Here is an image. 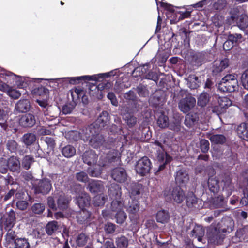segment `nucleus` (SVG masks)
<instances>
[{
    "label": "nucleus",
    "instance_id": "nucleus-26",
    "mask_svg": "<svg viewBox=\"0 0 248 248\" xmlns=\"http://www.w3.org/2000/svg\"><path fill=\"white\" fill-rule=\"evenodd\" d=\"M76 153V150L73 146L68 145L62 149V155L67 158H70L73 156Z\"/></svg>",
    "mask_w": 248,
    "mask_h": 248
},
{
    "label": "nucleus",
    "instance_id": "nucleus-10",
    "mask_svg": "<svg viewBox=\"0 0 248 248\" xmlns=\"http://www.w3.org/2000/svg\"><path fill=\"white\" fill-rule=\"evenodd\" d=\"M112 178L120 183L124 182L127 178L125 170L122 168L114 169L111 173Z\"/></svg>",
    "mask_w": 248,
    "mask_h": 248
},
{
    "label": "nucleus",
    "instance_id": "nucleus-43",
    "mask_svg": "<svg viewBox=\"0 0 248 248\" xmlns=\"http://www.w3.org/2000/svg\"><path fill=\"white\" fill-rule=\"evenodd\" d=\"M15 219V214L13 212H12L8 217L6 218L5 225V228L7 229H11V228L13 226Z\"/></svg>",
    "mask_w": 248,
    "mask_h": 248
},
{
    "label": "nucleus",
    "instance_id": "nucleus-15",
    "mask_svg": "<svg viewBox=\"0 0 248 248\" xmlns=\"http://www.w3.org/2000/svg\"><path fill=\"white\" fill-rule=\"evenodd\" d=\"M77 203L81 209H84L90 204V197L87 193H81L77 197Z\"/></svg>",
    "mask_w": 248,
    "mask_h": 248
},
{
    "label": "nucleus",
    "instance_id": "nucleus-7",
    "mask_svg": "<svg viewBox=\"0 0 248 248\" xmlns=\"http://www.w3.org/2000/svg\"><path fill=\"white\" fill-rule=\"evenodd\" d=\"M196 100L192 96H188L181 99L178 104L179 109L184 113H186L195 106Z\"/></svg>",
    "mask_w": 248,
    "mask_h": 248
},
{
    "label": "nucleus",
    "instance_id": "nucleus-27",
    "mask_svg": "<svg viewBox=\"0 0 248 248\" xmlns=\"http://www.w3.org/2000/svg\"><path fill=\"white\" fill-rule=\"evenodd\" d=\"M198 120V117L196 113H189L186 115L185 120V125L187 127H191L194 125Z\"/></svg>",
    "mask_w": 248,
    "mask_h": 248
},
{
    "label": "nucleus",
    "instance_id": "nucleus-48",
    "mask_svg": "<svg viewBox=\"0 0 248 248\" xmlns=\"http://www.w3.org/2000/svg\"><path fill=\"white\" fill-rule=\"evenodd\" d=\"M111 85L110 82H107L106 84L101 83L99 84L98 87L95 85H92L90 87V90L91 91H98V89H104L105 88H109L111 87Z\"/></svg>",
    "mask_w": 248,
    "mask_h": 248
},
{
    "label": "nucleus",
    "instance_id": "nucleus-32",
    "mask_svg": "<svg viewBox=\"0 0 248 248\" xmlns=\"http://www.w3.org/2000/svg\"><path fill=\"white\" fill-rule=\"evenodd\" d=\"M15 248H30V245L25 238H17L15 240Z\"/></svg>",
    "mask_w": 248,
    "mask_h": 248
},
{
    "label": "nucleus",
    "instance_id": "nucleus-38",
    "mask_svg": "<svg viewBox=\"0 0 248 248\" xmlns=\"http://www.w3.org/2000/svg\"><path fill=\"white\" fill-rule=\"evenodd\" d=\"M158 160L159 162H162L163 164L160 165L159 167V170H161L165 167L166 163L170 161V156H167L166 154L162 153L159 154L157 157Z\"/></svg>",
    "mask_w": 248,
    "mask_h": 248
},
{
    "label": "nucleus",
    "instance_id": "nucleus-18",
    "mask_svg": "<svg viewBox=\"0 0 248 248\" xmlns=\"http://www.w3.org/2000/svg\"><path fill=\"white\" fill-rule=\"evenodd\" d=\"M237 134L241 139L248 141V124L241 123L237 128Z\"/></svg>",
    "mask_w": 248,
    "mask_h": 248
},
{
    "label": "nucleus",
    "instance_id": "nucleus-17",
    "mask_svg": "<svg viewBox=\"0 0 248 248\" xmlns=\"http://www.w3.org/2000/svg\"><path fill=\"white\" fill-rule=\"evenodd\" d=\"M31 105L27 99L20 100L15 106V109L18 112H26L30 110Z\"/></svg>",
    "mask_w": 248,
    "mask_h": 248
},
{
    "label": "nucleus",
    "instance_id": "nucleus-31",
    "mask_svg": "<svg viewBox=\"0 0 248 248\" xmlns=\"http://www.w3.org/2000/svg\"><path fill=\"white\" fill-rule=\"evenodd\" d=\"M36 140V136L32 133L24 134L22 138V140L26 145L32 144Z\"/></svg>",
    "mask_w": 248,
    "mask_h": 248
},
{
    "label": "nucleus",
    "instance_id": "nucleus-19",
    "mask_svg": "<svg viewBox=\"0 0 248 248\" xmlns=\"http://www.w3.org/2000/svg\"><path fill=\"white\" fill-rule=\"evenodd\" d=\"M232 19L241 28H245L248 26V16L244 15L238 16L237 17L232 16Z\"/></svg>",
    "mask_w": 248,
    "mask_h": 248
},
{
    "label": "nucleus",
    "instance_id": "nucleus-3",
    "mask_svg": "<svg viewBox=\"0 0 248 248\" xmlns=\"http://www.w3.org/2000/svg\"><path fill=\"white\" fill-rule=\"evenodd\" d=\"M164 195L166 199L176 203H181L184 200V191L180 186L170 187L164 192Z\"/></svg>",
    "mask_w": 248,
    "mask_h": 248
},
{
    "label": "nucleus",
    "instance_id": "nucleus-12",
    "mask_svg": "<svg viewBox=\"0 0 248 248\" xmlns=\"http://www.w3.org/2000/svg\"><path fill=\"white\" fill-rule=\"evenodd\" d=\"M8 168L13 172L19 173L20 171V162L17 158L12 156L7 161Z\"/></svg>",
    "mask_w": 248,
    "mask_h": 248
},
{
    "label": "nucleus",
    "instance_id": "nucleus-61",
    "mask_svg": "<svg viewBox=\"0 0 248 248\" xmlns=\"http://www.w3.org/2000/svg\"><path fill=\"white\" fill-rule=\"evenodd\" d=\"M89 172L90 175L92 177H98L101 174V170L100 168H95L94 169L89 170Z\"/></svg>",
    "mask_w": 248,
    "mask_h": 248
},
{
    "label": "nucleus",
    "instance_id": "nucleus-13",
    "mask_svg": "<svg viewBox=\"0 0 248 248\" xmlns=\"http://www.w3.org/2000/svg\"><path fill=\"white\" fill-rule=\"evenodd\" d=\"M189 180V176L186 170H180L176 172L175 181L180 186L186 184Z\"/></svg>",
    "mask_w": 248,
    "mask_h": 248
},
{
    "label": "nucleus",
    "instance_id": "nucleus-41",
    "mask_svg": "<svg viewBox=\"0 0 248 248\" xmlns=\"http://www.w3.org/2000/svg\"><path fill=\"white\" fill-rule=\"evenodd\" d=\"M116 243L118 248H126L128 245V240L125 237L122 236L117 238Z\"/></svg>",
    "mask_w": 248,
    "mask_h": 248
},
{
    "label": "nucleus",
    "instance_id": "nucleus-57",
    "mask_svg": "<svg viewBox=\"0 0 248 248\" xmlns=\"http://www.w3.org/2000/svg\"><path fill=\"white\" fill-rule=\"evenodd\" d=\"M44 140L49 147L51 148H54L55 145V142L54 140L52 138L46 137L45 138Z\"/></svg>",
    "mask_w": 248,
    "mask_h": 248
},
{
    "label": "nucleus",
    "instance_id": "nucleus-14",
    "mask_svg": "<svg viewBox=\"0 0 248 248\" xmlns=\"http://www.w3.org/2000/svg\"><path fill=\"white\" fill-rule=\"evenodd\" d=\"M228 66V60H216L214 62L213 72L215 74L222 71Z\"/></svg>",
    "mask_w": 248,
    "mask_h": 248
},
{
    "label": "nucleus",
    "instance_id": "nucleus-39",
    "mask_svg": "<svg viewBox=\"0 0 248 248\" xmlns=\"http://www.w3.org/2000/svg\"><path fill=\"white\" fill-rule=\"evenodd\" d=\"M90 213L89 211L82 209V210L78 214L77 217L78 220L81 223L84 222L90 218Z\"/></svg>",
    "mask_w": 248,
    "mask_h": 248
},
{
    "label": "nucleus",
    "instance_id": "nucleus-37",
    "mask_svg": "<svg viewBox=\"0 0 248 248\" xmlns=\"http://www.w3.org/2000/svg\"><path fill=\"white\" fill-rule=\"evenodd\" d=\"M106 199V196L103 194L96 195L93 199V204L95 206L103 205L105 203Z\"/></svg>",
    "mask_w": 248,
    "mask_h": 248
},
{
    "label": "nucleus",
    "instance_id": "nucleus-25",
    "mask_svg": "<svg viewBox=\"0 0 248 248\" xmlns=\"http://www.w3.org/2000/svg\"><path fill=\"white\" fill-rule=\"evenodd\" d=\"M198 199L192 192H188L186 196V205L188 207H193L197 204Z\"/></svg>",
    "mask_w": 248,
    "mask_h": 248
},
{
    "label": "nucleus",
    "instance_id": "nucleus-60",
    "mask_svg": "<svg viewBox=\"0 0 248 248\" xmlns=\"http://www.w3.org/2000/svg\"><path fill=\"white\" fill-rule=\"evenodd\" d=\"M242 38V35L239 34H236L235 35H230L229 36L228 39L231 42H232L233 43L234 42H237L239 40H240Z\"/></svg>",
    "mask_w": 248,
    "mask_h": 248
},
{
    "label": "nucleus",
    "instance_id": "nucleus-33",
    "mask_svg": "<svg viewBox=\"0 0 248 248\" xmlns=\"http://www.w3.org/2000/svg\"><path fill=\"white\" fill-rule=\"evenodd\" d=\"M209 101V95L206 93H202L198 98V104L201 107H204L207 104Z\"/></svg>",
    "mask_w": 248,
    "mask_h": 248
},
{
    "label": "nucleus",
    "instance_id": "nucleus-9",
    "mask_svg": "<svg viewBox=\"0 0 248 248\" xmlns=\"http://www.w3.org/2000/svg\"><path fill=\"white\" fill-rule=\"evenodd\" d=\"M218 102L219 105L214 107L213 112L222 113L226 108L232 105L231 100L226 97L219 98Z\"/></svg>",
    "mask_w": 248,
    "mask_h": 248
},
{
    "label": "nucleus",
    "instance_id": "nucleus-21",
    "mask_svg": "<svg viewBox=\"0 0 248 248\" xmlns=\"http://www.w3.org/2000/svg\"><path fill=\"white\" fill-rule=\"evenodd\" d=\"M70 198L66 196L64 194L62 193L57 201L58 207L60 209L63 210L68 206V204Z\"/></svg>",
    "mask_w": 248,
    "mask_h": 248
},
{
    "label": "nucleus",
    "instance_id": "nucleus-59",
    "mask_svg": "<svg viewBox=\"0 0 248 248\" xmlns=\"http://www.w3.org/2000/svg\"><path fill=\"white\" fill-rule=\"evenodd\" d=\"M115 225L110 223H108L105 226V231L109 233H113L115 231Z\"/></svg>",
    "mask_w": 248,
    "mask_h": 248
},
{
    "label": "nucleus",
    "instance_id": "nucleus-52",
    "mask_svg": "<svg viewBox=\"0 0 248 248\" xmlns=\"http://www.w3.org/2000/svg\"><path fill=\"white\" fill-rule=\"evenodd\" d=\"M8 168L7 161L4 159H0V171L2 173H5Z\"/></svg>",
    "mask_w": 248,
    "mask_h": 248
},
{
    "label": "nucleus",
    "instance_id": "nucleus-29",
    "mask_svg": "<svg viewBox=\"0 0 248 248\" xmlns=\"http://www.w3.org/2000/svg\"><path fill=\"white\" fill-rule=\"evenodd\" d=\"M169 219V215L168 212L162 210L158 212L156 215V220L158 222L165 223L167 222Z\"/></svg>",
    "mask_w": 248,
    "mask_h": 248
},
{
    "label": "nucleus",
    "instance_id": "nucleus-24",
    "mask_svg": "<svg viewBox=\"0 0 248 248\" xmlns=\"http://www.w3.org/2000/svg\"><path fill=\"white\" fill-rule=\"evenodd\" d=\"M88 187L91 192H97L103 188V185L101 181L92 180L89 184Z\"/></svg>",
    "mask_w": 248,
    "mask_h": 248
},
{
    "label": "nucleus",
    "instance_id": "nucleus-30",
    "mask_svg": "<svg viewBox=\"0 0 248 248\" xmlns=\"http://www.w3.org/2000/svg\"><path fill=\"white\" fill-rule=\"evenodd\" d=\"M157 123L158 126L161 128L167 127L169 125L168 117L161 113L158 118Z\"/></svg>",
    "mask_w": 248,
    "mask_h": 248
},
{
    "label": "nucleus",
    "instance_id": "nucleus-23",
    "mask_svg": "<svg viewBox=\"0 0 248 248\" xmlns=\"http://www.w3.org/2000/svg\"><path fill=\"white\" fill-rule=\"evenodd\" d=\"M191 233L193 236L197 238L198 240L201 242L204 235L205 231L202 227L196 226L194 228Z\"/></svg>",
    "mask_w": 248,
    "mask_h": 248
},
{
    "label": "nucleus",
    "instance_id": "nucleus-64",
    "mask_svg": "<svg viewBox=\"0 0 248 248\" xmlns=\"http://www.w3.org/2000/svg\"><path fill=\"white\" fill-rule=\"evenodd\" d=\"M47 204L50 208L53 210H56V207L55 204V201L53 197H49L47 199Z\"/></svg>",
    "mask_w": 248,
    "mask_h": 248
},
{
    "label": "nucleus",
    "instance_id": "nucleus-2",
    "mask_svg": "<svg viewBox=\"0 0 248 248\" xmlns=\"http://www.w3.org/2000/svg\"><path fill=\"white\" fill-rule=\"evenodd\" d=\"M238 84L236 77L229 74L223 78L218 85V89L223 92H234L238 89Z\"/></svg>",
    "mask_w": 248,
    "mask_h": 248
},
{
    "label": "nucleus",
    "instance_id": "nucleus-58",
    "mask_svg": "<svg viewBox=\"0 0 248 248\" xmlns=\"http://www.w3.org/2000/svg\"><path fill=\"white\" fill-rule=\"evenodd\" d=\"M6 240L9 242H11L12 241H13L15 237V232L13 231L12 230H11V229H8V232L5 236Z\"/></svg>",
    "mask_w": 248,
    "mask_h": 248
},
{
    "label": "nucleus",
    "instance_id": "nucleus-56",
    "mask_svg": "<svg viewBox=\"0 0 248 248\" xmlns=\"http://www.w3.org/2000/svg\"><path fill=\"white\" fill-rule=\"evenodd\" d=\"M108 98L111 101L112 104L114 106H117L118 102L116 99L115 94L112 93H109L107 95Z\"/></svg>",
    "mask_w": 248,
    "mask_h": 248
},
{
    "label": "nucleus",
    "instance_id": "nucleus-50",
    "mask_svg": "<svg viewBox=\"0 0 248 248\" xmlns=\"http://www.w3.org/2000/svg\"><path fill=\"white\" fill-rule=\"evenodd\" d=\"M200 147L203 153L207 152L209 149V142L208 140L203 139L200 141Z\"/></svg>",
    "mask_w": 248,
    "mask_h": 248
},
{
    "label": "nucleus",
    "instance_id": "nucleus-36",
    "mask_svg": "<svg viewBox=\"0 0 248 248\" xmlns=\"http://www.w3.org/2000/svg\"><path fill=\"white\" fill-rule=\"evenodd\" d=\"M211 141L215 144H222L226 141V138L223 135H213L209 138Z\"/></svg>",
    "mask_w": 248,
    "mask_h": 248
},
{
    "label": "nucleus",
    "instance_id": "nucleus-8",
    "mask_svg": "<svg viewBox=\"0 0 248 248\" xmlns=\"http://www.w3.org/2000/svg\"><path fill=\"white\" fill-rule=\"evenodd\" d=\"M51 184L50 181L46 179L39 181L38 184L35 186V191L37 193H41L46 194L50 190Z\"/></svg>",
    "mask_w": 248,
    "mask_h": 248
},
{
    "label": "nucleus",
    "instance_id": "nucleus-45",
    "mask_svg": "<svg viewBox=\"0 0 248 248\" xmlns=\"http://www.w3.org/2000/svg\"><path fill=\"white\" fill-rule=\"evenodd\" d=\"M117 212L116 215V221L118 223L122 224L125 220L126 215L124 212L122 211V210Z\"/></svg>",
    "mask_w": 248,
    "mask_h": 248
},
{
    "label": "nucleus",
    "instance_id": "nucleus-22",
    "mask_svg": "<svg viewBox=\"0 0 248 248\" xmlns=\"http://www.w3.org/2000/svg\"><path fill=\"white\" fill-rule=\"evenodd\" d=\"M210 190L213 193H217L219 190V181L216 177H210L208 181Z\"/></svg>",
    "mask_w": 248,
    "mask_h": 248
},
{
    "label": "nucleus",
    "instance_id": "nucleus-44",
    "mask_svg": "<svg viewBox=\"0 0 248 248\" xmlns=\"http://www.w3.org/2000/svg\"><path fill=\"white\" fill-rule=\"evenodd\" d=\"M45 206L40 203H36L33 205L31 209L35 214H41L45 210Z\"/></svg>",
    "mask_w": 248,
    "mask_h": 248
},
{
    "label": "nucleus",
    "instance_id": "nucleus-46",
    "mask_svg": "<svg viewBox=\"0 0 248 248\" xmlns=\"http://www.w3.org/2000/svg\"><path fill=\"white\" fill-rule=\"evenodd\" d=\"M108 113L107 112H103L97 120V124H99L100 126H104V124L108 121Z\"/></svg>",
    "mask_w": 248,
    "mask_h": 248
},
{
    "label": "nucleus",
    "instance_id": "nucleus-62",
    "mask_svg": "<svg viewBox=\"0 0 248 248\" xmlns=\"http://www.w3.org/2000/svg\"><path fill=\"white\" fill-rule=\"evenodd\" d=\"M233 46V42L228 39L224 42L223 47L224 50H229L232 48Z\"/></svg>",
    "mask_w": 248,
    "mask_h": 248
},
{
    "label": "nucleus",
    "instance_id": "nucleus-6",
    "mask_svg": "<svg viewBox=\"0 0 248 248\" xmlns=\"http://www.w3.org/2000/svg\"><path fill=\"white\" fill-rule=\"evenodd\" d=\"M151 168V163L147 157H143L137 162L135 170L137 173L141 176L148 173Z\"/></svg>",
    "mask_w": 248,
    "mask_h": 248
},
{
    "label": "nucleus",
    "instance_id": "nucleus-47",
    "mask_svg": "<svg viewBox=\"0 0 248 248\" xmlns=\"http://www.w3.org/2000/svg\"><path fill=\"white\" fill-rule=\"evenodd\" d=\"M87 237L84 234H80L78 235L76 239L77 244L79 246H83L85 245L87 241Z\"/></svg>",
    "mask_w": 248,
    "mask_h": 248
},
{
    "label": "nucleus",
    "instance_id": "nucleus-1",
    "mask_svg": "<svg viewBox=\"0 0 248 248\" xmlns=\"http://www.w3.org/2000/svg\"><path fill=\"white\" fill-rule=\"evenodd\" d=\"M108 193L112 200L111 209L113 211L118 212L124 207L125 203L121 200V188L117 184H112L108 189Z\"/></svg>",
    "mask_w": 248,
    "mask_h": 248
},
{
    "label": "nucleus",
    "instance_id": "nucleus-42",
    "mask_svg": "<svg viewBox=\"0 0 248 248\" xmlns=\"http://www.w3.org/2000/svg\"><path fill=\"white\" fill-rule=\"evenodd\" d=\"M33 161L34 158L33 157L30 155H26L23 158L22 166L26 170H28Z\"/></svg>",
    "mask_w": 248,
    "mask_h": 248
},
{
    "label": "nucleus",
    "instance_id": "nucleus-28",
    "mask_svg": "<svg viewBox=\"0 0 248 248\" xmlns=\"http://www.w3.org/2000/svg\"><path fill=\"white\" fill-rule=\"evenodd\" d=\"M124 207L127 208L129 213L133 214L136 213L139 210V202L137 200L134 199H132L131 203L129 202L128 205L125 204Z\"/></svg>",
    "mask_w": 248,
    "mask_h": 248
},
{
    "label": "nucleus",
    "instance_id": "nucleus-4",
    "mask_svg": "<svg viewBox=\"0 0 248 248\" xmlns=\"http://www.w3.org/2000/svg\"><path fill=\"white\" fill-rule=\"evenodd\" d=\"M88 130L90 133L87 134L89 138L91 136L89 141L90 145L94 148L100 147L103 144L104 138L98 133V129H96L94 125H91L88 128Z\"/></svg>",
    "mask_w": 248,
    "mask_h": 248
},
{
    "label": "nucleus",
    "instance_id": "nucleus-53",
    "mask_svg": "<svg viewBox=\"0 0 248 248\" xmlns=\"http://www.w3.org/2000/svg\"><path fill=\"white\" fill-rule=\"evenodd\" d=\"M76 177L78 181L82 182H86L88 180V175L83 171L77 173Z\"/></svg>",
    "mask_w": 248,
    "mask_h": 248
},
{
    "label": "nucleus",
    "instance_id": "nucleus-35",
    "mask_svg": "<svg viewBox=\"0 0 248 248\" xmlns=\"http://www.w3.org/2000/svg\"><path fill=\"white\" fill-rule=\"evenodd\" d=\"M188 85L190 88L194 89L197 88L199 85L198 78L194 75H190L188 78Z\"/></svg>",
    "mask_w": 248,
    "mask_h": 248
},
{
    "label": "nucleus",
    "instance_id": "nucleus-49",
    "mask_svg": "<svg viewBox=\"0 0 248 248\" xmlns=\"http://www.w3.org/2000/svg\"><path fill=\"white\" fill-rule=\"evenodd\" d=\"M241 81L244 88L248 90V70L245 71L242 75Z\"/></svg>",
    "mask_w": 248,
    "mask_h": 248
},
{
    "label": "nucleus",
    "instance_id": "nucleus-55",
    "mask_svg": "<svg viewBox=\"0 0 248 248\" xmlns=\"http://www.w3.org/2000/svg\"><path fill=\"white\" fill-rule=\"evenodd\" d=\"M16 206L19 210H24L28 206V203L25 201H19L16 202Z\"/></svg>",
    "mask_w": 248,
    "mask_h": 248
},
{
    "label": "nucleus",
    "instance_id": "nucleus-63",
    "mask_svg": "<svg viewBox=\"0 0 248 248\" xmlns=\"http://www.w3.org/2000/svg\"><path fill=\"white\" fill-rule=\"evenodd\" d=\"M17 143L14 140L9 141L7 144V146L9 150L14 152L17 147Z\"/></svg>",
    "mask_w": 248,
    "mask_h": 248
},
{
    "label": "nucleus",
    "instance_id": "nucleus-16",
    "mask_svg": "<svg viewBox=\"0 0 248 248\" xmlns=\"http://www.w3.org/2000/svg\"><path fill=\"white\" fill-rule=\"evenodd\" d=\"M97 156L93 151H86L83 155V161L89 165H93L96 162Z\"/></svg>",
    "mask_w": 248,
    "mask_h": 248
},
{
    "label": "nucleus",
    "instance_id": "nucleus-34",
    "mask_svg": "<svg viewBox=\"0 0 248 248\" xmlns=\"http://www.w3.org/2000/svg\"><path fill=\"white\" fill-rule=\"evenodd\" d=\"M58 228L59 226L56 221H51L46 226V232L48 234L51 235L58 229Z\"/></svg>",
    "mask_w": 248,
    "mask_h": 248
},
{
    "label": "nucleus",
    "instance_id": "nucleus-20",
    "mask_svg": "<svg viewBox=\"0 0 248 248\" xmlns=\"http://www.w3.org/2000/svg\"><path fill=\"white\" fill-rule=\"evenodd\" d=\"M40 93H43L44 97L45 98L44 100L37 99L36 102L38 105L42 108H46L48 106V103L47 98L48 97L49 91L45 87H41L38 89Z\"/></svg>",
    "mask_w": 248,
    "mask_h": 248
},
{
    "label": "nucleus",
    "instance_id": "nucleus-51",
    "mask_svg": "<svg viewBox=\"0 0 248 248\" xmlns=\"http://www.w3.org/2000/svg\"><path fill=\"white\" fill-rule=\"evenodd\" d=\"M7 92L8 95L14 99L18 98L21 95V93L18 91L12 89L10 87H9V89Z\"/></svg>",
    "mask_w": 248,
    "mask_h": 248
},
{
    "label": "nucleus",
    "instance_id": "nucleus-40",
    "mask_svg": "<svg viewBox=\"0 0 248 248\" xmlns=\"http://www.w3.org/2000/svg\"><path fill=\"white\" fill-rule=\"evenodd\" d=\"M117 154L116 153H115V155H113L112 156H110V155H108L106 157L102 156L100 160L99 161V166H105L106 164V163L108 162H112L113 160H115L116 159L118 160V158L116 157V155Z\"/></svg>",
    "mask_w": 248,
    "mask_h": 248
},
{
    "label": "nucleus",
    "instance_id": "nucleus-54",
    "mask_svg": "<svg viewBox=\"0 0 248 248\" xmlns=\"http://www.w3.org/2000/svg\"><path fill=\"white\" fill-rule=\"evenodd\" d=\"M169 126L170 129L173 131H178L180 130V123L178 121L170 123Z\"/></svg>",
    "mask_w": 248,
    "mask_h": 248
},
{
    "label": "nucleus",
    "instance_id": "nucleus-11",
    "mask_svg": "<svg viewBox=\"0 0 248 248\" xmlns=\"http://www.w3.org/2000/svg\"><path fill=\"white\" fill-rule=\"evenodd\" d=\"M19 123L23 127H31L35 124V119L33 115L28 113L22 116Z\"/></svg>",
    "mask_w": 248,
    "mask_h": 248
},
{
    "label": "nucleus",
    "instance_id": "nucleus-5",
    "mask_svg": "<svg viewBox=\"0 0 248 248\" xmlns=\"http://www.w3.org/2000/svg\"><path fill=\"white\" fill-rule=\"evenodd\" d=\"M207 237L208 243L218 245L222 242L224 235L217 227H210L207 232Z\"/></svg>",
    "mask_w": 248,
    "mask_h": 248
}]
</instances>
